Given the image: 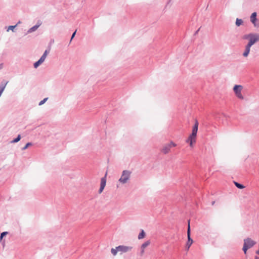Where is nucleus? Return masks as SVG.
<instances>
[{"mask_svg": "<svg viewBox=\"0 0 259 259\" xmlns=\"http://www.w3.org/2000/svg\"><path fill=\"white\" fill-rule=\"evenodd\" d=\"M244 38L249 39V42L247 45H248L249 46L251 47L255 42L259 41V34L255 33H250L248 35H245Z\"/></svg>", "mask_w": 259, "mask_h": 259, "instance_id": "1", "label": "nucleus"}, {"mask_svg": "<svg viewBox=\"0 0 259 259\" xmlns=\"http://www.w3.org/2000/svg\"><path fill=\"white\" fill-rule=\"evenodd\" d=\"M131 172L127 170H124L122 171L121 176L119 179V182L121 184H125L130 179Z\"/></svg>", "mask_w": 259, "mask_h": 259, "instance_id": "2", "label": "nucleus"}, {"mask_svg": "<svg viewBox=\"0 0 259 259\" xmlns=\"http://www.w3.org/2000/svg\"><path fill=\"white\" fill-rule=\"evenodd\" d=\"M242 89V86L241 85H235L233 88V91L236 97L239 99L242 100L243 99V96L241 93Z\"/></svg>", "mask_w": 259, "mask_h": 259, "instance_id": "3", "label": "nucleus"}, {"mask_svg": "<svg viewBox=\"0 0 259 259\" xmlns=\"http://www.w3.org/2000/svg\"><path fill=\"white\" fill-rule=\"evenodd\" d=\"M133 247L124 245H119L117 246L118 251L121 252V253L128 252L132 250Z\"/></svg>", "mask_w": 259, "mask_h": 259, "instance_id": "4", "label": "nucleus"}, {"mask_svg": "<svg viewBox=\"0 0 259 259\" xmlns=\"http://www.w3.org/2000/svg\"><path fill=\"white\" fill-rule=\"evenodd\" d=\"M257 14L256 12H253L250 16V20L251 22L253 24V26L255 27H259V23H257V19L256 18Z\"/></svg>", "mask_w": 259, "mask_h": 259, "instance_id": "5", "label": "nucleus"}, {"mask_svg": "<svg viewBox=\"0 0 259 259\" xmlns=\"http://www.w3.org/2000/svg\"><path fill=\"white\" fill-rule=\"evenodd\" d=\"M176 146V145L175 143L171 142L170 143L165 145L161 151L163 153L166 154L168 153L171 147H175Z\"/></svg>", "mask_w": 259, "mask_h": 259, "instance_id": "6", "label": "nucleus"}, {"mask_svg": "<svg viewBox=\"0 0 259 259\" xmlns=\"http://www.w3.org/2000/svg\"><path fill=\"white\" fill-rule=\"evenodd\" d=\"M196 136L197 135H193V134L191 133L186 140V142L189 143V145L192 147L193 146V144L196 142Z\"/></svg>", "mask_w": 259, "mask_h": 259, "instance_id": "7", "label": "nucleus"}, {"mask_svg": "<svg viewBox=\"0 0 259 259\" xmlns=\"http://www.w3.org/2000/svg\"><path fill=\"white\" fill-rule=\"evenodd\" d=\"M106 176H107V172L106 173L105 176L104 177L101 178L100 187L99 190V193H100V194H101L103 192V191L106 186Z\"/></svg>", "mask_w": 259, "mask_h": 259, "instance_id": "8", "label": "nucleus"}, {"mask_svg": "<svg viewBox=\"0 0 259 259\" xmlns=\"http://www.w3.org/2000/svg\"><path fill=\"white\" fill-rule=\"evenodd\" d=\"M255 244V242L250 238H247L244 239V244L249 248L252 247Z\"/></svg>", "mask_w": 259, "mask_h": 259, "instance_id": "9", "label": "nucleus"}, {"mask_svg": "<svg viewBox=\"0 0 259 259\" xmlns=\"http://www.w3.org/2000/svg\"><path fill=\"white\" fill-rule=\"evenodd\" d=\"M48 51L46 50L44 54H43V55L41 57V58H40V59L39 60H38L37 62H36L34 65H40L41 64V63H42L44 62V61H45V60L46 59V57H47V56L48 55Z\"/></svg>", "mask_w": 259, "mask_h": 259, "instance_id": "10", "label": "nucleus"}, {"mask_svg": "<svg viewBox=\"0 0 259 259\" xmlns=\"http://www.w3.org/2000/svg\"><path fill=\"white\" fill-rule=\"evenodd\" d=\"M198 124H199L197 120H196L195 124L193 127V129H192V134H193V135H197Z\"/></svg>", "mask_w": 259, "mask_h": 259, "instance_id": "11", "label": "nucleus"}, {"mask_svg": "<svg viewBox=\"0 0 259 259\" xmlns=\"http://www.w3.org/2000/svg\"><path fill=\"white\" fill-rule=\"evenodd\" d=\"M8 83V81L3 80L0 83V90L2 91V92H4Z\"/></svg>", "mask_w": 259, "mask_h": 259, "instance_id": "12", "label": "nucleus"}, {"mask_svg": "<svg viewBox=\"0 0 259 259\" xmlns=\"http://www.w3.org/2000/svg\"><path fill=\"white\" fill-rule=\"evenodd\" d=\"M193 241L192 239L191 238V236H189L188 237V241H187V244H186L187 249V250H189L190 247L191 246V245L193 243Z\"/></svg>", "mask_w": 259, "mask_h": 259, "instance_id": "13", "label": "nucleus"}, {"mask_svg": "<svg viewBox=\"0 0 259 259\" xmlns=\"http://www.w3.org/2000/svg\"><path fill=\"white\" fill-rule=\"evenodd\" d=\"M250 46H249L248 45H247L246 46V48H245V51L243 53V55L244 56V57H247L250 52Z\"/></svg>", "mask_w": 259, "mask_h": 259, "instance_id": "14", "label": "nucleus"}, {"mask_svg": "<svg viewBox=\"0 0 259 259\" xmlns=\"http://www.w3.org/2000/svg\"><path fill=\"white\" fill-rule=\"evenodd\" d=\"M145 236V233L143 230H142L141 232L139 233L138 235V239H141L143 238Z\"/></svg>", "mask_w": 259, "mask_h": 259, "instance_id": "15", "label": "nucleus"}, {"mask_svg": "<svg viewBox=\"0 0 259 259\" xmlns=\"http://www.w3.org/2000/svg\"><path fill=\"white\" fill-rule=\"evenodd\" d=\"M21 139V135H18L17 137V138H16L15 139H14L13 140H12L11 143H17L18 142H19Z\"/></svg>", "mask_w": 259, "mask_h": 259, "instance_id": "16", "label": "nucleus"}, {"mask_svg": "<svg viewBox=\"0 0 259 259\" xmlns=\"http://www.w3.org/2000/svg\"><path fill=\"white\" fill-rule=\"evenodd\" d=\"M234 184L235 186L239 189H241L244 188V186L242 184L237 183L236 182H234Z\"/></svg>", "mask_w": 259, "mask_h": 259, "instance_id": "17", "label": "nucleus"}, {"mask_svg": "<svg viewBox=\"0 0 259 259\" xmlns=\"http://www.w3.org/2000/svg\"><path fill=\"white\" fill-rule=\"evenodd\" d=\"M150 243V242L149 240H148L146 242H145L143 244H142V245H141V248H144L145 247H146L147 246H148Z\"/></svg>", "mask_w": 259, "mask_h": 259, "instance_id": "18", "label": "nucleus"}, {"mask_svg": "<svg viewBox=\"0 0 259 259\" xmlns=\"http://www.w3.org/2000/svg\"><path fill=\"white\" fill-rule=\"evenodd\" d=\"M117 251L118 250L117 249V246L115 248H112L111 250V252L113 255H116L117 254Z\"/></svg>", "mask_w": 259, "mask_h": 259, "instance_id": "19", "label": "nucleus"}, {"mask_svg": "<svg viewBox=\"0 0 259 259\" xmlns=\"http://www.w3.org/2000/svg\"><path fill=\"white\" fill-rule=\"evenodd\" d=\"M242 23L243 21L241 19L237 18L236 21V25L237 26H239L240 25H241L242 24Z\"/></svg>", "mask_w": 259, "mask_h": 259, "instance_id": "20", "label": "nucleus"}, {"mask_svg": "<svg viewBox=\"0 0 259 259\" xmlns=\"http://www.w3.org/2000/svg\"><path fill=\"white\" fill-rule=\"evenodd\" d=\"M32 145V143H31V142H28L27 143L24 147H23L22 148V150H26L29 146H31Z\"/></svg>", "mask_w": 259, "mask_h": 259, "instance_id": "21", "label": "nucleus"}, {"mask_svg": "<svg viewBox=\"0 0 259 259\" xmlns=\"http://www.w3.org/2000/svg\"><path fill=\"white\" fill-rule=\"evenodd\" d=\"M48 98H44L42 100H41V101L39 102V103H38V105L41 106L48 100Z\"/></svg>", "mask_w": 259, "mask_h": 259, "instance_id": "22", "label": "nucleus"}, {"mask_svg": "<svg viewBox=\"0 0 259 259\" xmlns=\"http://www.w3.org/2000/svg\"><path fill=\"white\" fill-rule=\"evenodd\" d=\"M8 233V232H3L0 235V240H2V238L5 236Z\"/></svg>", "mask_w": 259, "mask_h": 259, "instance_id": "23", "label": "nucleus"}, {"mask_svg": "<svg viewBox=\"0 0 259 259\" xmlns=\"http://www.w3.org/2000/svg\"><path fill=\"white\" fill-rule=\"evenodd\" d=\"M248 249H249V248L247 246H246V245H245L244 244H243L242 250H243L244 253H246V251Z\"/></svg>", "mask_w": 259, "mask_h": 259, "instance_id": "24", "label": "nucleus"}, {"mask_svg": "<svg viewBox=\"0 0 259 259\" xmlns=\"http://www.w3.org/2000/svg\"><path fill=\"white\" fill-rule=\"evenodd\" d=\"M39 26V25H35L33 27H32L31 29H30V30L31 31H34L35 30H36L38 28V27Z\"/></svg>", "mask_w": 259, "mask_h": 259, "instance_id": "25", "label": "nucleus"}, {"mask_svg": "<svg viewBox=\"0 0 259 259\" xmlns=\"http://www.w3.org/2000/svg\"><path fill=\"white\" fill-rule=\"evenodd\" d=\"M190 231H191L190 226V224H189L188 229H187V237H188L189 236H190Z\"/></svg>", "mask_w": 259, "mask_h": 259, "instance_id": "26", "label": "nucleus"}, {"mask_svg": "<svg viewBox=\"0 0 259 259\" xmlns=\"http://www.w3.org/2000/svg\"><path fill=\"white\" fill-rule=\"evenodd\" d=\"M16 25L15 26H10L7 30V31H9V30H13L16 27Z\"/></svg>", "mask_w": 259, "mask_h": 259, "instance_id": "27", "label": "nucleus"}, {"mask_svg": "<svg viewBox=\"0 0 259 259\" xmlns=\"http://www.w3.org/2000/svg\"><path fill=\"white\" fill-rule=\"evenodd\" d=\"M76 30L75 31V32H73V33L72 34L70 41H71V40L73 39V38L75 36V34H76Z\"/></svg>", "mask_w": 259, "mask_h": 259, "instance_id": "28", "label": "nucleus"}, {"mask_svg": "<svg viewBox=\"0 0 259 259\" xmlns=\"http://www.w3.org/2000/svg\"><path fill=\"white\" fill-rule=\"evenodd\" d=\"M144 252V248H141V253H143Z\"/></svg>", "mask_w": 259, "mask_h": 259, "instance_id": "29", "label": "nucleus"}, {"mask_svg": "<svg viewBox=\"0 0 259 259\" xmlns=\"http://www.w3.org/2000/svg\"><path fill=\"white\" fill-rule=\"evenodd\" d=\"M254 259H259V257L255 256Z\"/></svg>", "mask_w": 259, "mask_h": 259, "instance_id": "30", "label": "nucleus"}, {"mask_svg": "<svg viewBox=\"0 0 259 259\" xmlns=\"http://www.w3.org/2000/svg\"><path fill=\"white\" fill-rule=\"evenodd\" d=\"M39 66H34V68H37Z\"/></svg>", "mask_w": 259, "mask_h": 259, "instance_id": "31", "label": "nucleus"}, {"mask_svg": "<svg viewBox=\"0 0 259 259\" xmlns=\"http://www.w3.org/2000/svg\"><path fill=\"white\" fill-rule=\"evenodd\" d=\"M3 66H0V70L2 68Z\"/></svg>", "mask_w": 259, "mask_h": 259, "instance_id": "32", "label": "nucleus"}]
</instances>
